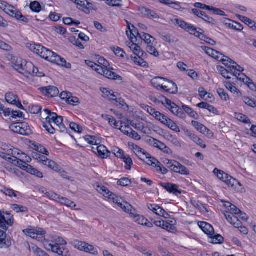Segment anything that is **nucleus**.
<instances>
[{
	"mask_svg": "<svg viewBox=\"0 0 256 256\" xmlns=\"http://www.w3.org/2000/svg\"><path fill=\"white\" fill-rule=\"evenodd\" d=\"M121 159L122 160L123 162L126 164L125 166V168L127 170H130L133 164V162L130 156L128 154H125Z\"/></svg>",
	"mask_w": 256,
	"mask_h": 256,
	"instance_id": "48",
	"label": "nucleus"
},
{
	"mask_svg": "<svg viewBox=\"0 0 256 256\" xmlns=\"http://www.w3.org/2000/svg\"><path fill=\"white\" fill-rule=\"evenodd\" d=\"M26 62L24 61L20 58H14L12 59V66L16 70L21 74H25V71L27 70L25 64Z\"/></svg>",
	"mask_w": 256,
	"mask_h": 256,
	"instance_id": "9",
	"label": "nucleus"
},
{
	"mask_svg": "<svg viewBox=\"0 0 256 256\" xmlns=\"http://www.w3.org/2000/svg\"><path fill=\"white\" fill-rule=\"evenodd\" d=\"M25 66L27 70L25 71V73L31 74H35L37 76L42 77L44 76L42 72H40L38 68L35 67L31 62H26Z\"/></svg>",
	"mask_w": 256,
	"mask_h": 256,
	"instance_id": "20",
	"label": "nucleus"
},
{
	"mask_svg": "<svg viewBox=\"0 0 256 256\" xmlns=\"http://www.w3.org/2000/svg\"><path fill=\"white\" fill-rule=\"evenodd\" d=\"M84 140L92 145H98L100 144V140L96 136H86L84 137Z\"/></svg>",
	"mask_w": 256,
	"mask_h": 256,
	"instance_id": "44",
	"label": "nucleus"
},
{
	"mask_svg": "<svg viewBox=\"0 0 256 256\" xmlns=\"http://www.w3.org/2000/svg\"><path fill=\"white\" fill-rule=\"evenodd\" d=\"M12 245L10 238L8 236L6 231L0 230V248H8Z\"/></svg>",
	"mask_w": 256,
	"mask_h": 256,
	"instance_id": "14",
	"label": "nucleus"
},
{
	"mask_svg": "<svg viewBox=\"0 0 256 256\" xmlns=\"http://www.w3.org/2000/svg\"><path fill=\"white\" fill-rule=\"evenodd\" d=\"M242 100L248 106L253 108H256V100L244 96L242 98Z\"/></svg>",
	"mask_w": 256,
	"mask_h": 256,
	"instance_id": "49",
	"label": "nucleus"
},
{
	"mask_svg": "<svg viewBox=\"0 0 256 256\" xmlns=\"http://www.w3.org/2000/svg\"><path fill=\"white\" fill-rule=\"evenodd\" d=\"M44 165L46 166L56 172H60L61 170L60 166H59L54 161L49 159L46 161V164H44Z\"/></svg>",
	"mask_w": 256,
	"mask_h": 256,
	"instance_id": "43",
	"label": "nucleus"
},
{
	"mask_svg": "<svg viewBox=\"0 0 256 256\" xmlns=\"http://www.w3.org/2000/svg\"><path fill=\"white\" fill-rule=\"evenodd\" d=\"M131 218H133L134 221L139 224L144 226V223L147 222V219L145 218L143 216H140L135 213L131 214Z\"/></svg>",
	"mask_w": 256,
	"mask_h": 256,
	"instance_id": "38",
	"label": "nucleus"
},
{
	"mask_svg": "<svg viewBox=\"0 0 256 256\" xmlns=\"http://www.w3.org/2000/svg\"><path fill=\"white\" fill-rule=\"evenodd\" d=\"M6 101L16 106L18 108L24 109L23 106L18 96L14 94L12 92H9L6 94L5 96Z\"/></svg>",
	"mask_w": 256,
	"mask_h": 256,
	"instance_id": "11",
	"label": "nucleus"
},
{
	"mask_svg": "<svg viewBox=\"0 0 256 256\" xmlns=\"http://www.w3.org/2000/svg\"><path fill=\"white\" fill-rule=\"evenodd\" d=\"M108 198L112 200L114 203L116 204L118 206H122V202H123L124 200L112 192H111Z\"/></svg>",
	"mask_w": 256,
	"mask_h": 256,
	"instance_id": "46",
	"label": "nucleus"
},
{
	"mask_svg": "<svg viewBox=\"0 0 256 256\" xmlns=\"http://www.w3.org/2000/svg\"><path fill=\"white\" fill-rule=\"evenodd\" d=\"M58 242L59 244H49L48 246L52 251L58 254L60 256H69L70 255L68 250L65 248L66 242L62 238H58Z\"/></svg>",
	"mask_w": 256,
	"mask_h": 256,
	"instance_id": "4",
	"label": "nucleus"
},
{
	"mask_svg": "<svg viewBox=\"0 0 256 256\" xmlns=\"http://www.w3.org/2000/svg\"><path fill=\"white\" fill-rule=\"evenodd\" d=\"M214 173L216 174L218 178L225 182L229 187L234 188L238 184H239L238 182L236 180L216 168L214 169Z\"/></svg>",
	"mask_w": 256,
	"mask_h": 256,
	"instance_id": "5",
	"label": "nucleus"
},
{
	"mask_svg": "<svg viewBox=\"0 0 256 256\" xmlns=\"http://www.w3.org/2000/svg\"><path fill=\"white\" fill-rule=\"evenodd\" d=\"M238 18L240 20L249 26L250 28L254 30V29L256 23L254 21L244 16L238 15Z\"/></svg>",
	"mask_w": 256,
	"mask_h": 256,
	"instance_id": "40",
	"label": "nucleus"
},
{
	"mask_svg": "<svg viewBox=\"0 0 256 256\" xmlns=\"http://www.w3.org/2000/svg\"><path fill=\"white\" fill-rule=\"evenodd\" d=\"M150 142H152L154 147L158 148L160 150L162 149V148L165 144L163 142L154 138H151L150 139Z\"/></svg>",
	"mask_w": 256,
	"mask_h": 256,
	"instance_id": "61",
	"label": "nucleus"
},
{
	"mask_svg": "<svg viewBox=\"0 0 256 256\" xmlns=\"http://www.w3.org/2000/svg\"><path fill=\"white\" fill-rule=\"evenodd\" d=\"M58 202L67 206L72 208H75L76 206V204L74 202H72L67 198L62 196H60V200H58Z\"/></svg>",
	"mask_w": 256,
	"mask_h": 256,
	"instance_id": "41",
	"label": "nucleus"
},
{
	"mask_svg": "<svg viewBox=\"0 0 256 256\" xmlns=\"http://www.w3.org/2000/svg\"><path fill=\"white\" fill-rule=\"evenodd\" d=\"M1 191L6 196L14 198H16L17 196L16 192L12 189L4 187Z\"/></svg>",
	"mask_w": 256,
	"mask_h": 256,
	"instance_id": "52",
	"label": "nucleus"
},
{
	"mask_svg": "<svg viewBox=\"0 0 256 256\" xmlns=\"http://www.w3.org/2000/svg\"><path fill=\"white\" fill-rule=\"evenodd\" d=\"M166 80L162 77H155L151 80V84L158 90H162Z\"/></svg>",
	"mask_w": 256,
	"mask_h": 256,
	"instance_id": "22",
	"label": "nucleus"
},
{
	"mask_svg": "<svg viewBox=\"0 0 256 256\" xmlns=\"http://www.w3.org/2000/svg\"><path fill=\"white\" fill-rule=\"evenodd\" d=\"M14 150L12 149H10L7 150L6 152L0 151V157L4 159L8 160L9 161L12 159L10 156H14Z\"/></svg>",
	"mask_w": 256,
	"mask_h": 256,
	"instance_id": "51",
	"label": "nucleus"
},
{
	"mask_svg": "<svg viewBox=\"0 0 256 256\" xmlns=\"http://www.w3.org/2000/svg\"><path fill=\"white\" fill-rule=\"evenodd\" d=\"M209 238L212 239L211 242L214 244H222L224 242V238L220 234H216L214 236H209Z\"/></svg>",
	"mask_w": 256,
	"mask_h": 256,
	"instance_id": "53",
	"label": "nucleus"
},
{
	"mask_svg": "<svg viewBox=\"0 0 256 256\" xmlns=\"http://www.w3.org/2000/svg\"><path fill=\"white\" fill-rule=\"evenodd\" d=\"M176 223L175 220H171L170 222L164 221L162 225V228L170 232H174L176 230V227L174 226Z\"/></svg>",
	"mask_w": 256,
	"mask_h": 256,
	"instance_id": "30",
	"label": "nucleus"
},
{
	"mask_svg": "<svg viewBox=\"0 0 256 256\" xmlns=\"http://www.w3.org/2000/svg\"><path fill=\"white\" fill-rule=\"evenodd\" d=\"M164 124L172 130L176 131V132H180V128L177 124L169 118H168Z\"/></svg>",
	"mask_w": 256,
	"mask_h": 256,
	"instance_id": "45",
	"label": "nucleus"
},
{
	"mask_svg": "<svg viewBox=\"0 0 256 256\" xmlns=\"http://www.w3.org/2000/svg\"><path fill=\"white\" fill-rule=\"evenodd\" d=\"M63 122L62 117L58 116L56 113H52L50 116H47L46 121L43 122V126L50 134H54L56 132L55 127H54L52 123L56 126L60 124Z\"/></svg>",
	"mask_w": 256,
	"mask_h": 256,
	"instance_id": "3",
	"label": "nucleus"
},
{
	"mask_svg": "<svg viewBox=\"0 0 256 256\" xmlns=\"http://www.w3.org/2000/svg\"><path fill=\"white\" fill-rule=\"evenodd\" d=\"M172 22L173 23L176 24L181 28L190 33V34H192L193 32H194V30L196 28L192 24L187 23L185 21L182 20L175 18L174 20H172Z\"/></svg>",
	"mask_w": 256,
	"mask_h": 256,
	"instance_id": "10",
	"label": "nucleus"
},
{
	"mask_svg": "<svg viewBox=\"0 0 256 256\" xmlns=\"http://www.w3.org/2000/svg\"><path fill=\"white\" fill-rule=\"evenodd\" d=\"M172 172L179 173L183 175H188L190 174V171L188 170L184 166L180 164L178 162L176 161L174 164L172 168Z\"/></svg>",
	"mask_w": 256,
	"mask_h": 256,
	"instance_id": "18",
	"label": "nucleus"
},
{
	"mask_svg": "<svg viewBox=\"0 0 256 256\" xmlns=\"http://www.w3.org/2000/svg\"><path fill=\"white\" fill-rule=\"evenodd\" d=\"M160 38L170 44L176 43L178 41V38L169 34H161Z\"/></svg>",
	"mask_w": 256,
	"mask_h": 256,
	"instance_id": "29",
	"label": "nucleus"
},
{
	"mask_svg": "<svg viewBox=\"0 0 256 256\" xmlns=\"http://www.w3.org/2000/svg\"><path fill=\"white\" fill-rule=\"evenodd\" d=\"M153 44H152L148 45L146 47V51L150 54L156 57H158L159 56V53L153 46Z\"/></svg>",
	"mask_w": 256,
	"mask_h": 256,
	"instance_id": "58",
	"label": "nucleus"
},
{
	"mask_svg": "<svg viewBox=\"0 0 256 256\" xmlns=\"http://www.w3.org/2000/svg\"><path fill=\"white\" fill-rule=\"evenodd\" d=\"M20 122H17V123H14L10 125V128L12 131L13 132L20 134Z\"/></svg>",
	"mask_w": 256,
	"mask_h": 256,
	"instance_id": "64",
	"label": "nucleus"
},
{
	"mask_svg": "<svg viewBox=\"0 0 256 256\" xmlns=\"http://www.w3.org/2000/svg\"><path fill=\"white\" fill-rule=\"evenodd\" d=\"M226 58L222 60V62L224 64L230 68L231 72H233L234 69H236V71L239 72V73L244 71V68L238 64L234 61L228 57H226Z\"/></svg>",
	"mask_w": 256,
	"mask_h": 256,
	"instance_id": "15",
	"label": "nucleus"
},
{
	"mask_svg": "<svg viewBox=\"0 0 256 256\" xmlns=\"http://www.w3.org/2000/svg\"><path fill=\"white\" fill-rule=\"evenodd\" d=\"M192 34L198 37L202 40L204 42L207 41V38H208V37L204 34V31L203 30L200 28H198V29L196 28Z\"/></svg>",
	"mask_w": 256,
	"mask_h": 256,
	"instance_id": "33",
	"label": "nucleus"
},
{
	"mask_svg": "<svg viewBox=\"0 0 256 256\" xmlns=\"http://www.w3.org/2000/svg\"><path fill=\"white\" fill-rule=\"evenodd\" d=\"M97 190L105 197H108V195L111 193L108 189L104 186H98Z\"/></svg>",
	"mask_w": 256,
	"mask_h": 256,
	"instance_id": "59",
	"label": "nucleus"
},
{
	"mask_svg": "<svg viewBox=\"0 0 256 256\" xmlns=\"http://www.w3.org/2000/svg\"><path fill=\"white\" fill-rule=\"evenodd\" d=\"M96 150L99 156L102 158H106L110 153L106 147L102 144L98 146Z\"/></svg>",
	"mask_w": 256,
	"mask_h": 256,
	"instance_id": "26",
	"label": "nucleus"
},
{
	"mask_svg": "<svg viewBox=\"0 0 256 256\" xmlns=\"http://www.w3.org/2000/svg\"><path fill=\"white\" fill-rule=\"evenodd\" d=\"M15 160H12V163H14L16 165L18 166L20 168L25 170L26 171L27 168L26 166H28L30 164H28L25 162L20 159L17 158L15 156H13Z\"/></svg>",
	"mask_w": 256,
	"mask_h": 256,
	"instance_id": "47",
	"label": "nucleus"
},
{
	"mask_svg": "<svg viewBox=\"0 0 256 256\" xmlns=\"http://www.w3.org/2000/svg\"><path fill=\"white\" fill-rule=\"evenodd\" d=\"M182 108L183 110H184L190 117L196 120L198 119V114L192 108L184 104L182 106Z\"/></svg>",
	"mask_w": 256,
	"mask_h": 256,
	"instance_id": "34",
	"label": "nucleus"
},
{
	"mask_svg": "<svg viewBox=\"0 0 256 256\" xmlns=\"http://www.w3.org/2000/svg\"><path fill=\"white\" fill-rule=\"evenodd\" d=\"M11 208L16 212H24L28 211V208L26 207L17 204H12Z\"/></svg>",
	"mask_w": 256,
	"mask_h": 256,
	"instance_id": "56",
	"label": "nucleus"
},
{
	"mask_svg": "<svg viewBox=\"0 0 256 256\" xmlns=\"http://www.w3.org/2000/svg\"><path fill=\"white\" fill-rule=\"evenodd\" d=\"M140 38L142 40H144V41L148 45L152 44H153V42L155 40V38L152 36L150 34L146 33H142V36H140Z\"/></svg>",
	"mask_w": 256,
	"mask_h": 256,
	"instance_id": "50",
	"label": "nucleus"
},
{
	"mask_svg": "<svg viewBox=\"0 0 256 256\" xmlns=\"http://www.w3.org/2000/svg\"><path fill=\"white\" fill-rule=\"evenodd\" d=\"M128 24V28L130 30V36H132L133 38H137L138 37L140 38V36H142V34H140L138 32V30L137 28H136L134 25H130L128 22H127Z\"/></svg>",
	"mask_w": 256,
	"mask_h": 256,
	"instance_id": "28",
	"label": "nucleus"
},
{
	"mask_svg": "<svg viewBox=\"0 0 256 256\" xmlns=\"http://www.w3.org/2000/svg\"><path fill=\"white\" fill-rule=\"evenodd\" d=\"M217 92L222 100L227 101L230 99L228 95L223 88H218L217 90Z\"/></svg>",
	"mask_w": 256,
	"mask_h": 256,
	"instance_id": "57",
	"label": "nucleus"
},
{
	"mask_svg": "<svg viewBox=\"0 0 256 256\" xmlns=\"http://www.w3.org/2000/svg\"><path fill=\"white\" fill-rule=\"evenodd\" d=\"M192 124L200 132L205 134L206 127L204 124L195 120H192Z\"/></svg>",
	"mask_w": 256,
	"mask_h": 256,
	"instance_id": "39",
	"label": "nucleus"
},
{
	"mask_svg": "<svg viewBox=\"0 0 256 256\" xmlns=\"http://www.w3.org/2000/svg\"><path fill=\"white\" fill-rule=\"evenodd\" d=\"M34 149L42 154L46 156L49 155V152L48 150L41 144L34 145Z\"/></svg>",
	"mask_w": 256,
	"mask_h": 256,
	"instance_id": "63",
	"label": "nucleus"
},
{
	"mask_svg": "<svg viewBox=\"0 0 256 256\" xmlns=\"http://www.w3.org/2000/svg\"><path fill=\"white\" fill-rule=\"evenodd\" d=\"M139 10L142 14L148 18L154 19H159L160 16L154 11L151 10L146 7L142 6L140 8Z\"/></svg>",
	"mask_w": 256,
	"mask_h": 256,
	"instance_id": "21",
	"label": "nucleus"
},
{
	"mask_svg": "<svg viewBox=\"0 0 256 256\" xmlns=\"http://www.w3.org/2000/svg\"><path fill=\"white\" fill-rule=\"evenodd\" d=\"M130 146L135 154L138 157L140 156L141 154L146 156V154H148L145 150L135 144H132Z\"/></svg>",
	"mask_w": 256,
	"mask_h": 256,
	"instance_id": "35",
	"label": "nucleus"
},
{
	"mask_svg": "<svg viewBox=\"0 0 256 256\" xmlns=\"http://www.w3.org/2000/svg\"><path fill=\"white\" fill-rule=\"evenodd\" d=\"M30 10L34 12H38L41 10V6L40 4L37 1L32 2L30 4Z\"/></svg>",
	"mask_w": 256,
	"mask_h": 256,
	"instance_id": "55",
	"label": "nucleus"
},
{
	"mask_svg": "<svg viewBox=\"0 0 256 256\" xmlns=\"http://www.w3.org/2000/svg\"><path fill=\"white\" fill-rule=\"evenodd\" d=\"M0 9L8 15L15 18L18 20L24 23L28 22V18L23 16L20 11L6 2L0 1Z\"/></svg>",
	"mask_w": 256,
	"mask_h": 256,
	"instance_id": "1",
	"label": "nucleus"
},
{
	"mask_svg": "<svg viewBox=\"0 0 256 256\" xmlns=\"http://www.w3.org/2000/svg\"><path fill=\"white\" fill-rule=\"evenodd\" d=\"M20 134L28 136L32 134V130L28 124L25 122H20Z\"/></svg>",
	"mask_w": 256,
	"mask_h": 256,
	"instance_id": "27",
	"label": "nucleus"
},
{
	"mask_svg": "<svg viewBox=\"0 0 256 256\" xmlns=\"http://www.w3.org/2000/svg\"><path fill=\"white\" fill-rule=\"evenodd\" d=\"M14 220L13 216L8 212H0V228L6 231L9 226H12Z\"/></svg>",
	"mask_w": 256,
	"mask_h": 256,
	"instance_id": "8",
	"label": "nucleus"
},
{
	"mask_svg": "<svg viewBox=\"0 0 256 256\" xmlns=\"http://www.w3.org/2000/svg\"><path fill=\"white\" fill-rule=\"evenodd\" d=\"M184 132L186 136H188L194 142H195L198 138V136L196 134L194 133L193 132H192V131L188 129L184 130Z\"/></svg>",
	"mask_w": 256,
	"mask_h": 256,
	"instance_id": "60",
	"label": "nucleus"
},
{
	"mask_svg": "<svg viewBox=\"0 0 256 256\" xmlns=\"http://www.w3.org/2000/svg\"><path fill=\"white\" fill-rule=\"evenodd\" d=\"M104 76L111 80H122V78L119 75H118L116 73L111 71L107 68L106 71H105V74Z\"/></svg>",
	"mask_w": 256,
	"mask_h": 256,
	"instance_id": "31",
	"label": "nucleus"
},
{
	"mask_svg": "<svg viewBox=\"0 0 256 256\" xmlns=\"http://www.w3.org/2000/svg\"><path fill=\"white\" fill-rule=\"evenodd\" d=\"M40 57L51 62L62 66L67 68H71L70 63H68L64 58H61L56 54L46 48L44 49V51L42 52Z\"/></svg>",
	"mask_w": 256,
	"mask_h": 256,
	"instance_id": "2",
	"label": "nucleus"
},
{
	"mask_svg": "<svg viewBox=\"0 0 256 256\" xmlns=\"http://www.w3.org/2000/svg\"><path fill=\"white\" fill-rule=\"evenodd\" d=\"M112 50H113L115 54L118 56H120L122 58H124V55H126V52L124 50L119 47H114L112 48Z\"/></svg>",
	"mask_w": 256,
	"mask_h": 256,
	"instance_id": "62",
	"label": "nucleus"
},
{
	"mask_svg": "<svg viewBox=\"0 0 256 256\" xmlns=\"http://www.w3.org/2000/svg\"><path fill=\"white\" fill-rule=\"evenodd\" d=\"M146 158L148 160L146 163L149 165L154 167L156 169V171L162 174H166L168 173V170L164 166L163 164H161L156 158L152 156L148 153L146 154Z\"/></svg>",
	"mask_w": 256,
	"mask_h": 256,
	"instance_id": "7",
	"label": "nucleus"
},
{
	"mask_svg": "<svg viewBox=\"0 0 256 256\" xmlns=\"http://www.w3.org/2000/svg\"><path fill=\"white\" fill-rule=\"evenodd\" d=\"M146 57H143L140 56H131V60L138 66L142 67L148 68V64L144 60V58Z\"/></svg>",
	"mask_w": 256,
	"mask_h": 256,
	"instance_id": "25",
	"label": "nucleus"
},
{
	"mask_svg": "<svg viewBox=\"0 0 256 256\" xmlns=\"http://www.w3.org/2000/svg\"><path fill=\"white\" fill-rule=\"evenodd\" d=\"M162 90L171 94H176L178 93V88L174 82L166 78Z\"/></svg>",
	"mask_w": 256,
	"mask_h": 256,
	"instance_id": "17",
	"label": "nucleus"
},
{
	"mask_svg": "<svg viewBox=\"0 0 256 256\" xmlns=\"http://www.w3.org/2000/svg\"><path fill=\"white\" fill-rule=\"evenodd\" d=\"M160 185L166 189L168 192L174 195H178V194H181L182 190L178 189V186L172 183H163L160 182Z\"/></svg>",
	"mask_w": 256,
	"mask_h": 256,
	"instance_id": "16",
	"label": "nucleus"
},
{
	"mask_svg": "<svg viewBox=\"0 0 256 256\" xmlns=\"http://www.w3.org/2000/svg\"><path fill=\"white\" fill-rule=\"evenodd\" d=\"M26 172L30 174L34 175L38 178H42L43 177L42 173L37 169L34 168L32 166L30 165L28 166H26Z\"/></svg>",
	"mask_w": 256,
	"mask_h": 256,
	"instance_id": "37",
	"label": "nucleus"
},
{
	"mask_svg": "<svg viewBox=\"0 0 256 256\" xmlns=\"http://www.w3.org/2000/svg\"><path fill=\"white\" fill-rule=\"evenodd\" d=\"M26 232L30 237L41 240L44 238L46 234L45 231L41 228L28 229Z\"/></svg>",
	"mask_w": 256,
	"mask_h": 256,
	"instance_id": "13",
	"label": "nucleus"
},
{
	"mask_svg": "<svg viewBox=\"0 0 256 256\" xmlns=\"http://www.w3.org/2000/svg\"><path fill=\"white\" fill-rule=\"evenodd\" d=\"M119 207L126 212L129 214L130 216L132 213H134V212L135 210L133 209L132 205L126 202L123 201V202H122V206Z\"/></svg>",
	"mask_w": 256,
	"mask_h": 256,
	"instance_id": "32",
	"label": "nucleus"
},
{
	"mask_svg": "<svg viewBox=\"0 0 256 256\" xmlns=\"http://www.w3.org/2000/svg\"><path fill=\"white\" fill-rule=\"evenodd\" d=\"M198 226L208 236L214 234V230L212 226L206 222H198Z\"/></svg>",
	"mask_w": 256,
	"mask_h": 256,
	"instance_id": "19",
	"label": "nucleus"
},
{
	"mask_svg": "<svg viewBox=\"0 0 256 256\" xmlns=\"http://www.w3.org/2000/svg\"><path fill=\"white\" fill-rule=\"evenodd\" d=\"M228 22H226V24L228 25V26L234 30H243V26L239 22L228 20Z\"/></svg>",
	"mask_w": 256,
	"mask_h": 256,
	"instance_id": "36",
	"label": "nucleus"
},
{
	"mask_svg": "<svg viewBox=\"0 0 256 256\" xmlns=\"http://www.w3.org/2000/svg\"><path fill=\"white\" fill-rule=\"evenodd\" d=\"M224 84L226 88L232 93L241 94L240 91L236 86H232L230 82H224Z\"/></svg>",
	"mask_w": 256,
	"mask_h": 256,
	"instance_id": "54",
	"label": "nucleus"
},
{
	"mask_svg": "<svg viewBox=\"0 0 256 256\" xmlns=\"http://www.w3.org/2000/svg\"><path fill=\"white\" fill-rule=\"evenodd\" d=\"M87 2L88 1L86 0H76L74 2L77 4V7L78 9L82 10L86 14H88V9L86 8V6Z\"/></svg>",
	"mask_w": 256,
	"mask_h": 256,
	"instance_id": "42",
	"label": "nucleus"
},
{
	"mask_svg": "<svg viewBox=\"0 0 256 256\" xmlns=\"http://www.w3.org/2000/svg\"><path fill=\"white\" fill-rule=\"evenodd\" d=\"M227 220L232 224L235 228L239 227L241 225V222L238 218L234 215H231L228 212L224 214Z\"/></svg>",
	"mask_w": 256,
	"mask_h": 256,
	"instance_id": "24",
	"label": "nucleus"
},
{
	"mask_svg": "<svg viewBox=\"0 0 256 256\" xmlns=\"http://www.w3.org/2000/svg\"><path fill=\"white\" fill-rule=\"evenodd\" d=\"M72 245L74 248L78 250L84 251L94 256H96L98 254V251L96 248H94L92 245L86 242L75 240L72 242Z\"/></svg>",
	"mask_w": 256,
	"mask_h": 256,
	"instance_id": "6",
	"label": "nucleus"
},
{
	"mask_svg": "<svg viewBox=\"0 0 256 256\" xmlns=\"http://www.w3.org/2000/svg\"><path fill=\"white\" fill-rule=\"evenodd\" d=\"M40 92L48 97H55L59 94L58 89L54 86H48L40 88Z\"/></svg>",
	"mask_w": 256,
	"mask_h": 256,
	"instance_id": "12",
	"label": "nucleus"
},
{
	"mask_svg": "<svg viewBox=\"0 0 256 256\" xmlns=\"http://www.w3.org/2000/svg\"><path fill=\"white\" fill-rule=\"evenodd\" d=\"M28 47L34 53L37 54L41 56L42 54L46 48L40 44H28Z\"/></svg>",
	"mask_w": 256,
	"mask_h": 256,
	"instance_id": "23",
	"label": "nucleus"
}]
</instances>
